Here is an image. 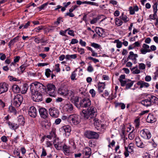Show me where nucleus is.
I'll return each instance as SVG.
<instances>
[{"mask_svg":"<svg viewBox=\"0 0 158 158\" xmlns=\"http://www.w3.org/2000/svg\"><path fill=\"white\" fill-rule=\"evenodd\" d=\"M30 89L31 94V98L35 102L43 101L42 93L45 92L46 87L42 84L38 82H35L30 85Z\"/></svg>","mask_w":158,"mask_h":158,"instance_id":"nucleus-1","label":"nucleus"},{"mask_svg":"<svg viewBox=\"0 0 158 158\" xmlns=\"http://www.w3.org/2000/svg\"><path fill=\"white\" fill-rule=\"evenodd\" d=\"M85 120H92L94 122V124L95 127L100 126L102 124L101 121L97 118H95L97 114V110L93 106L89 107L87 110H83L80 113Z\"/></svg>","mask_w":158,"mask_h":158,"instance_id":"nucleus-2","label":"nucleus"},{"mask_svg":"<svg viewBox=\"0 0 158 158\" xmlns=\"http://www.w3.org/2000/svg\"><path fill=\"white\" fill-rule=\"evenodd\" d=\"M80 116L78 114H71L68 117V121L72 124L77 125L81 122Z\"/></svg>","mask_w":158,"mask_h":158,"instance_id":"nucleus-3","label":"nucleus"},{"mask_svg":"<svg viewBox=\"0 0 158 158\" xmlns=\"http://www.w3.org/2000/svg\"><path fill=\"white\" fill-rule=\"evenodd\" d=\"M23 101V97L21 94H16L14 95L12 100L13 105L17 107H19L22 103Z\"/></svg>","mask_w":158,"mask_h":158,"instance_id":"nucleus-4","label":"nucleus"},{"mask_svg":"<svg viewBox=\"0 0 158 158\" xmlns=\"http://www.w3.org/2000/svg\"><path fill=\"white\" fill-rule=\"evenodd\" d=\"M47 89L45 92L49 94L50 96L55 97L56 96L55 86L52 84H49L47 85L46 87Z\"/></svg>","mask_w":158,"mask_h":158,"instance_id":"nucleus-5","label":"nucleus"},{"mask_svg":"<svg viewBox=\"0 0 158 158\" xmlns=\"http://www.w3.org/2000/svg\"><path fill=\"white\" fill-rule=\"evenodd\" d=\"M91 105L90 100L87 98L81 99L79 103V108L80 107L86 108Z\"/></svg>","mask_w":158,"mask_h":158,"instance_id":"nucleus-6","label":"nucleus"},{"mask_svg":"<svg viewBox=\"0 0 158 158\" xmlns=\"http://www.w3.org/2000/svg\"><path fill=\"white\" fill-rule=\"evenodd\" d=\"M85 135L86 137L89 139H97L99 137V135L97 132L90 131H86Z\"/></svg>","mask_w":158,"mask_h":158,"instance_id":"nucleus-7","label":"nucleus"},{"mask_svg":"<svg viewBox=\"0 0 158 158\" xmlns=\"http://www.w3.org/2000/svg\"><path fill=\"white\" fill-rule=\"evenodd\" d=\"M140 134L141 136L145 139H149L151 137V134L150 131L146 129L141 131Z\"/></svg>","mask_w":158,"mask_h":158,"instance_id":"nucleus-8","label":"nucleus"},{"mask_svg":"<svg viewBox=\"0 0 158 158\" xmlns=\"http://www.w3.org/2000/svg\"><path fill=\"white\" fill-rule=\"evenodd\" d=\"M133 144L131 143L129 144L128 147H125V151L124 154L126 157H127L129 156V153L132 154L133 153Z\"/></svg>","mask_w":158,"mask_h":158,"instance_id":"nucleus-9","label":"nucleus"},{"mask_svg":"<svg viewBox=\"0 0 158 158\" xmlns=\"http://www.w3.org/2000/svg\"><path fill=\"white\" fill-rule=\"evenodd\" d=\"M9 85L6 82L0 83V94L7 92L8 89Z\"/></svg>","mask_w":158,"mask_h":158,"instance_id":"nucleus-10","label":"nucleus"},{"mask_svg":"<svg viewBox=\"0 0 158 158\" xmlns=\"http://www.w3.org/2000/svg\"><path fill=\"white\" fill-rule=\"evenodd\" d=\"M49 112L50 115L54 118L57 117L59 114V111L54 107H51L49 110Z\"/></svg>","mask_w":158,"mask_h":158,"instance_id":"nucleus-11","label":"nucleus"},{"mask_svg":"<svg viewBox=\"0 0 158 158\" xmlns=\"http://www.w3.org/2000/svg\"><path fill=\"white\" fill-rule=\"evenodd\" d=\"M134 81H131V80L126 79L125 80V81L123 83V84H121L122 86H126L125 89H130L133 85Z\"/></svg>","mask_w":158,"mask_h":158,"instance_id":"nucleus-12","label":"nucleus"},{"mask_svg":"<svg viewBox=\"0 0 158 158\" xmlns=\"http://www.w3.org/2000/svg\"><path fill=\"white\" fill-rule=\"evenodd\" d=\"M28 114L30 116L35 118L37 114V111L35 108L34 106L30 107L29 109Z\"/></svg>","mask_w":158,"mask_h":158,"instance_id":"nucleus-13","label":"nucleus"},{"mask_svg":"<svg viewBox=\"0 0 158 158\" xmlns=\"http://www.w3.org/2000/svg\"><path fill=\"white\" fill-rule=\"evenodd\" d=\"M39 112L41 118L45 119L48 117V111L45 108H40L39 110Z\"/></svg>","mask_w":158,"mask_h":158,"instance_id":"nucleus-14","label":"nucleus"},{"mask_svg":"<svg viewBox=\"0 0 158 158\" xmlns=\"http://www.w3.org/2000/svg\"><path fill=\"white\" fill-rule=\"evenodd\" d=\"M62 128L65 132L66 136L68 137L71 130V127L69 125H67L63 126Z\"/></svg>","mask_w":158,"mask_h":158,"instance_id":"nucleus-15","label":"nucleus"},{"mask_svg":"<svg viewBox=\"0 0 158 158\" xmlns=\"http://www.w3.org/2000/svg\"><path fill=\"white\" fill-rule=\"evenodd\" d=\"M138 57V55L137 54H135L133 52H129V55L128 56V58L133 60L134 63L136 64L137 63L136 58Z\"/></svg>","mask_w":158,"mask_h":158,"instance_id":"nucleus-16","label":"nucleus"},{"mask_svg":"<svg viewBox=\"0 0 158 158\" xmlns=\"http://www.w3.org/2000/svg\"><path fill=\"white\" fill-rule=\"evenodd\" d=\"M135 143L137 146L140 148H143L145 145L138 137H136L135 138Z\"/></svg>","mask_w":158,"mask_h":158,"instance_id":"nucleus-17","label":"nucleus"},{"mask_svg":"<svg viewBox=\"0 0 158 158\" xmlns=\"http://www.w3.org/2000/svg\"><path fill=\"white\" fill-rule=\"evenodd\" d=\"M67 90L68 89L64 87H61L59 89L58 93L61 95L66 96Z\"/></svg>","mask_w":158,"mask_h":158,"instance_id":"nucleus-18","label":"nucleus"},{"mask_svg":"<svg viewBox=\"0 0 158 158\" xmlns=\"http://www.w3.org/2000/svg\"><path fill=\"white\" fill-rule=\"evenodd\" d=\"M137 84L138 85H140V88L141 89L143 87L147 88L149 86V84L147 82H144L142 81H139L138 82Z\"/></svg>","mask_w":158,"mask_h":158,"instance_id":"nucleus-19","label":"nucleus"},{"mask_svg":"<svg viewBox=\"0 0 158 158\" xmlns=\"http://www.w3.org/2000/svg\"><path fill=\"white\" fill-rule=\"evenodd\" d=\"M141 103L142 105L146 107H148L152 105L151 102L150 100L149 97H148L147 99L142 101Z\"/></svg>","mask_w":158,"mask_h":158,"instance_id":"nucleus-20","label":"nucleus"},{"mask_svg":"<svg viewBox=\"0 0 158 158\" xmlns=\"http://www.w3.org/2000/svg\"><path fill=\"white\" fill-rule=\"evenodd\" d=\"M105 85L104 83L99 82L98 83V89L99 93L103 92L105 88Z\"/></svg>","mask_w":158,"mask_h":158,"instance_id":"nucleus-21","label":"nucleus"},{"mask_svg":"<svg viewBox=\"0 0 158 158\" xmlns=\"http://www.w3.org/2000/svg\"><path fill=\"white\" fill-rule=\"evenodd\" d=\"M72 102L74 103L75 105L78 108H79V103L80 98L78 97H73L71 99Z\"/></svg>","mask_w":158,"mask_h":158,"instance_id":"nucleus-22","label":"nucleus"},{"mask_svg":"<svg viewBox=\"0 0 158 158\" xmlns=\"http://www.w3.org/2000/svg\"><path fill=\"white\" fill-rule=\"evenodd\" d=\"M139 10L138 6L136 5L133 7L130 6L129 7V10L130 13L131 15H134L135 13V11H137Z\"/></svg>","mask_w":158,"mask_h":158,"instance_id":"nucleus-23","label":"nucleus"},{"mask_svg":"<svg viewBox=\"0 0 158 158\" xmlns=\"http://www.w3.org/2000/svg\"><path fill=\"white\" fill-rule=\"evenodd\" d=\"M95 31L99 36H102L103 33L104 32V30L102 28L97 27H96L95 28Z\"/></svg>","mask_w":158,"mask_h":158,"instance_id":"nucleus-24","label":"nucleus"},{"mask_svg":"<svg viewBox=\"0 0 158 158\" xmlns=\"http://www.w3.org/2000/svg\"><path fill=\"white\" fill-rule=\"evenodd\" d=\"M146 120L149 123H153L156 121L154 116L151 114L148 115Z\"/></svg>","mask_w":158,"mask_h":158,"instance_id":"nucleus-25","label":"nucleus"},{"mask_svg":"<svg viewBox=\"0 0 158 158\" xmlns=\"http://www.w3.org/2000/svg\"><path fill=\"white\" fill-rule=\"evenodd\" d=\"M105 126L103 124H102L100 126L95 127L96 129L99 131L100 133H102L104 132L105 130Z\"/></svg>","mask_w":158,"mask_h":158,"instance_id":"nucleus-26","label":"nucleus"},{"mask_svg":"<svg viewBox=\"0 0 158 158\" xmlns=\"http://www.w3.org/2000/svg\"><path fill=\"white\" fill-rule=\"evenodd\" d=\"M151 102V104L152 103L158 104V98L154 96H151L149 97Z\"/></svg>","mask_w":158,"mask_h":158,"instance_id":"nucleus-27","label":"nucleus"},{"mask_svg":"<svg viewBox=\"0 0 158 158\" xmlns=\"http://www.w3.org/2000/svg\"><path fill=\"white\" fill-rule=\"evenodd\" d=\"M19 36H17L11 40L9 43L8 46L9 47H11V46L14 44V43L16 42L19 40Z\"/></svg>","mask_w":158,"mask_h":158,"instance_id":"nucleus-28","label":"nucleus"},{"mask_svg":"<svg viewBox=\"0 0 158 158\" xmlns=\"http://www.w3.org/2000/svg\"><path fill=\"white\" fill-rule=\"evenodd\" d=\"M84 152H85V155L89 157L91 154V150L89 147H86Z\"/></svg>","mask_w":158,"mask_h":158,"instance_id":"nucleus-29","label":"nucleus"},{"mask_svg":"<svg viewBox=\"0 0 158 158\" xmlns=\"http://www.w3.org/2000/svg\"><path fill=\"white\" fill-rule=\"evenodd\" d=\"M64 107L69 112H71L73 110V107L71 104L69 103L65 106Z\"/></svg>","mask_w":158,"mask_h":158,"instance_id":"nucleus-30","label":"nucleus"},{"mask_svg":"<svg viewBox=\"0 0 158 158\" xmlns=\"http://www.w3.org/2000/svg\"><path fill=\"white\" fill-rule=\"evenodd\" d=\"M24 120V118L22 116H19L18 120V124L21 125L23 126L25 123Z\"/></svg>","mask_w":158,"mask_h":158,"instance_id":"nucleus-31","label":"nucleus"},{"mask_svg":"<svg viewBox=\"0 0 158 158\" xmlns=\"http://www.w3.org/2000/svg\"><path fill=\"white\" fill-rule=\"evenodd\" d=\"M12 90L13 92L17 93L19 92L20 89L18 85H15L13 86Z\"/></svg>","mask_w":158,"mask_h":158,"instance_id":"nucleus-32","label":"nucleus"},{"mask_svg":"<svg viewBox=\"0 0 158 158\" xmlns=\"http://www.w3.org/2000/svg\"><path fill=\"white\" fill-rule=\"evenodd\" d=\"M115 106L116 107H120L122 109H124L126 106L125 104L122 103L116 102L115 103Z\"/></svg>","mask_w":158,"mask_h":158,"instance_id":"nucleus-33","label":"nucleus"},{"mask_svg":"<svg viewBox=\"0 0 158 158\" xmlns=\"http://www.w3.org/2000/svg\"><path fill=\"white\" fill-rule=\"evenodd\" d=\"M120 18L122 19L124 22H126L129 20V19L126 15L122 13L120 17Z\"/></svg>","mask_w":158,"mask_h":158,"instance_id":"nucleus-34","label":"nucleus"},{"mask_svg":"<svg viewBox=\"0 0 158 158\" xmlns=\"http://www.w3.org/2000/svg\"><path fill=\"white\" fill-rule=\"evenodd\" d=\"M64 152L66 153H68L70 152V147L65 144L64 145L63 147Z\"/></svg>","mask_w":158,"mask_h":158,"instance_id":"nucleus-35","label":"nucleus"},{"mask_svg":"<svg viewBox=\"0 0 158 158\" xmlns=\"http://www.w3.org/2000/svg\"><path fill=\"white\" fill-rule=\"evenodd\" d=\"M125 76L124 75H120L119 78L118 80L121 83V85L123 84V83L125 81V80H123L125 79Z\"/></svg>","mask_w":158,"mask_h":158,"instance_id":"nucleus-36","label":"nucleus"},{"mask_svg":"<svg viewBox=\"0 0 158 158\" xmlns=\"http://www.w3.org/2000/svg\"><path fill=\"white\" fill-rule=\"evenodd\" d=\"M9 111L10 113H13L14 114H16V111L15 108L12 106H10L9 108Z\"/></svg>","mask_w":158,"mask_h":158,"instance_id":"nucleus-37","label":"nucleus"},{"mask_svg":"<svg viewBox=\"0 0 158 158\" xmlns=\"http://www.w3.org/2000/svg\"><path fill=\"white\" fill-rule=\"evenodd\" d=\"M114 42L116 43V47L118 48H120L122 46V42L119 40H114Z\"/></svg>","mask_w":158,"mask_h":158,"instance_id":"nucleus-38","label":"nucleus"},{"mask_svg":"<svg viewBox=\"0 0 158 158\" xmlns=\"http://www.w3.org/2000/svg\"><path fill=\"white\" fill-rule=\"evenodd\" d=\"M115 23L118 26H120L122 25L123 22L118 18H116Z\"/></svg>","mask_w":158,"mask_h":158,"instance_id":"nucleus-39","label":"nucleus"},{"mask_svg":"<svg viewBox=\"0 0 158 158\" xmlns=\"http://www.w3.org/2000/svg\"><path fill=\"white\" fill-rule=\"evenodd\" d=\"M66 95V96L71 97V98L74 96V93L71 90H68L67 93Z\"/></svg>","mask_w":158,"mask_h":158,"instance_id":"nucleus-40","label":"nucleus"},{"mask_svg":"<svg viewBox=\"0 0 158 158\" xmlns=\"http://www.w3.org/2000/svg\"><path fill=\"white\" fill-rule=\"evenodd\" d=\"M29 65L27 64H22L20 67V69L21 72L23 73L24 71L26 68Z\"/></svg>","mask_w":158,"mask_h":158,"instance_id":"nucleus-41","label":"nucleus"},{"mask_svg":"<svg viewBox=\"0 0 158 158\" xmlns=\"http://www.w3.org/2000/svg\"><path fill=\"white\" fill-rule=\"evenodd\" d=\"M55 133L54 131H52L50 135H48L47 136V137L49 139H51L52 137H55Z\"/></svg>","mask_w":158,"mask_h":158,"instance_id":"nucleus-42","label":"nucleus"},{"mask_svg":"<svg viewBox=\"0 0 158 158\" xmlns=\"http://www.w3.org/2000/svg\"><path fill=\"white\" fill-rule=\"evenodd\" d=\"M52 72L49 69H46L45 70V74L47 77H50V73Z\"/></svg>","mask_w":158,"mask_h":158,"instance_id":"nucleus-43","label":"nucleus"},{"mask_svg":"<svg viewBox=\"0 0 158 158\" xmlns=\"http://www.w3.org/2000/svg\"><path fill=\"white\" fill-rule=\"evenodd\" d=\"M100 18L99 16L93 18V19L90 21V23L91 24H94L96 23Z\"/></svg>","mask_w":158,"mask_h":158,"instance_id":"nucleus-44","label":"nucleus"},{"mask_svg":"<svg viewBox=\"0 0 158 158\" xmlns=\"http://www.w3.org/2000/svg\"><path fill=\"white\" fill-rule=\"evenodd\" d=\"M62 18L61 17H59L57 19V21L54 22V24L55 27L58 26L60 23L61 21Z\"/></svg>","mask_w":158,"mask_h":158,"instance_id":"nucleus-45","label":"nucleus"},{"mask_svg":"<svg viewBox=\"0 0 158 158\" xmlns=\"http://www.w3.org/2000/svg\"><path fill=\"white\" fill-rule=\"evenodd\" d=\"M141 53L143 54H145L148 52H150L151 50H147L143 48H141L140 50Z\"/></svg>","mask_w":158,"mask_h":158,"instance_id":"nucleus-46","label":"nucleus"},{"mask_svg":"<svg viewBox=\"0 0 158 158\" xmlns=\"http://www.w3.org/2000/svg\"><path fill=\"white\" fill-rule=\"evenodd\" d=\"M69 143L70 144L72 145L73 148L74 149H75L76 148V145L75 143L74 142V140L73 139H71L69 141Z\"/></svg>","mask_w":158,"mask_h":158,"instance_id":"nucleus-47","label":"nucleus"},{"mask_svg":"<svg viewBox=\"0 0 158 158\" xmlns=\"http://www.w3.org/2000/svg\"><path fill=\"white\" fill-rule=\"evenodd\" d=\"M44 27L42 26H40L34 29V31L36 32H39V31L43 29Z\"/></svg>","mask_w":158,"mask_h":158,"instance_id":"nucleus-48","label":"nucleus"},{"mask_svg":"<svg viewBox=\"0 0 158 158\" xmlns=\"http://www.w3.org/2000/svg\"><path fill=\"white\" fill-rule=\"evenodd\" d=\"M59 66L60 64H57L55 65L54 68L55 71H56V72L57 73L60 72V69Z\"/></svg>","mask_w":158,"mask_h":158,"instance_id":"nucleus-49","label":"nucleus"},{"mask_svg":"<svg viewBox=\"0 0 158 158\" xmlns=\"http://www.w3.org/2000/svg\"><path fill=\"white\" fill-rule=\"evenodd\" d=\"M89 93L91 94L92 96L93 97H94L96 95V92L93 89H90Z\"/></svg>","mask_w":158,"mask_h":158,"instance_id":"nucleus-50","label":"nucleus"},{"mask_svg":"<svg viewBox=\"0 0 158 158\" xmlns=\"http://www.w3.org/2000/svg\"><path fill=\"white\" fill-rule=\"evenodd\" d=\"M91 46L95 48H99L100 47V45H99L94 43H92Z\"/></svg>","mask_w":158,"mask_h":158,"instance_id":"nucleus-51","label":"nucleus"},{"mask_svg":"<svg viewBox=\"0 0 158 158\" xmlns=\"http://www.w3.org/2000/svg\"><path fill=\"white\" fill-rule=\"evenodd\" d=\"M87 70L89 72H92L94 70V69L92 65H90L87 68Z\"/></svg>","mask_w":158,"mask_h":158,"instance_id":"nucleus-52","label":"nucleus"},{"mask_svg":"<svg viewBox=\"0 0 158 158\" xmlns=\"http://www.w3.org/2000/svg\"><path fill=\"white\" fill-rule=\"evenodd\" d=\"M135 136V135L132 132H131L128 135V138L130 140H132Z\"/></svg>","mask_w":158,"mask_h":158,"instance_id":"nucleus-53","label":"nucleus"},{"mask_svg":"<svg viewBox=\"0 0 158 158\" xmlns=\"http://www.w3.org/2000/svg\"><path fill=\"white\" fill-rule=\"evenodd\" d=\"M139 67L140 69H144L145 68V66L144 64L143 63L139 64Z\"/></svg>","mask_w":158,"mask_h":158,"instance_id":"nucleus-54","label":"nucleus"},{"mask_svg":"<svg viewBox=\"0 0 158 158\" xmlns=\"http://www.w3.org/2000/svg\"><path fill=\"white\" fill-rule=\"evenodd\" d=\"M77 51L81 54H82L85 53L84 50L81 48H77Z\"/></svg>","mask_w":158,"mask_h":158,"instance_id":"nucleus-55","label":"nucleus"},{"mask_svg":"<svg viewBox=\"0 0 158 158\" xmlns=\"http://www.w3.org/2000/svg\"><path fill=\"white\" fill-rule=\"evenodd\" d=\"M78 40L76 39H73L70 43V44H74L78 43Z\"/></svg>","mask_w":158,"mask_h":158,"instance_id":"nucleus-56","label":"nucleus"},{"mask_svg":"<svg viewBox=\"0 0 158 158\" xmlns=\"http://www.w3.org/2000/svg\"><path fill=\"white\" fill-rule=\"evenodd\" d=\"M76 77V73L75 71H73L72 73L71 76V78L72 80H74Z\"/></svg>","mask_w":158,"mask_h":158,"instance_id":"nucleus-57","label":"nucleus"},{"mask_svg":"<svg viewBox=\"0 0 158 158\" xmlns=\"http://www.w3.org/2000/svg\"><path fill=\"white\" fill-rule=\"evenodd\" d=\"M1 140L2 142L6 143L7 140L8 139L7 137L5 136H3L1 138Z\"/></svg>","mask_w":158,"mask_h":158,"instance_id":"nucleus-58","label":"nucleus"},{"mask_svg":"<svg viewBox=\"0 0 158 158\" xmlns=\"http://www.w3.org/2000/svg\"><path fill=\"white\" fill-rule=\"evenodd\" d=\"M143 48L147 50H151L149 49V46L145 44H143Z\"/></svg>","mask_w":158,"mask_h":158,"instance_id":"nucleus-59","label":"nucleus"},{"mask_svg":"<svg viewBox=\"0 0 158 158\" xmlns=\"http://www.w3.org/2000/svg\"><path fill=\"white\" fill-rule=\"evenodd\" d=\"M89 146L91 147H94L95 144L93 140H90L89 142Z\"/></svg>","mask_w":158,"mask_h":158,"instance_id":"nucleus-60","label":"nucleus"},{"mask_svg":"<svg viewBox=\"0 0 158 158\" xmlns=\"http://www.w3.org/2000/svg\"><path fill=\"white\" fill-rule=\"evenodd\" d=\"M47 5V3H45L41 5L40 7H38V8L40 10H41L42 9H43Z\"/></svg>","mask_w":158,"mask_h":158,"instance_id":"nucleus-61","label":"nucleus"},{"mask_svg":"<svg viewBox=\"0 0 158 158\" xmlns=\"http://www.w3.org/2000/svg\"><path fill=\"white\" fill-rule=\"evenodd\" d=\"M0 55H1L0 57L1 60H3L6 58V56L4 54L1 53Z\"/></svg>","mask_w":158,"mask_h":158,"instance_id":"nucleus-62","label":"nucleus"},{"mask_svg":"<svg viewBox=\"0 0 158 158\" xmlns=\"http://www.w3.org/2000/svg\"><path fill=\"white\" fill-rule=\"evenodd\" d=\"M47 155V153L44 148L42 149V153L41 155V156H45Z\"/></svg>","mask_w":158,"mask_h":158,"instance_id":"nucleus-63","label":"nucleus"},{"mask_svg":"<svg viewBox=\"0 0 158 158\" xmlns=\"http://www.w3.org/2000/svg\"><path fill=\"white\" fill-rule=\"evenodd\" d=\"M79 43L82 46L85 47L86 46V42L85 41H83L81 39L80 40Z\"/></svg>","mask_w":158,"mask_h":158,"instance_id":"nucleus-64","label":"nucleus"}]
</instances>
